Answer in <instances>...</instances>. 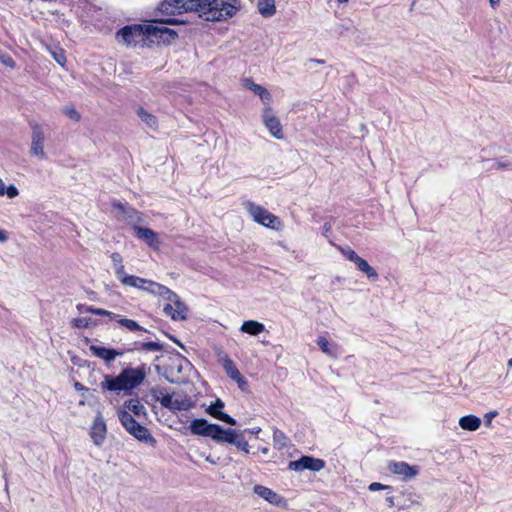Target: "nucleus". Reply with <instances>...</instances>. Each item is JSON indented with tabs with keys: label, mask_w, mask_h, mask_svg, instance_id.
<instances>
[{
	"label": "nucleus",
	"mask_w": 512,
	"mask_h": 512,
	"mask_svg": "<svg viewBox=\"0 0 512 512\" xmlns=\"http://www.w3.org/2000/svg\"><path fill=\"white\" fill-rule=\"evenodd\" d=\"M239 8L240 0H163L158 11L167 16L194 11L207 21H222L232 17Z\"/></svg>",
	"instance_id": "1"
},
{
	"label": "nucleus",
	"mask_w": 512,
	"mask_h": 512,
	"mask_svg": "<svg viewBox=\"0 0 512 512\" xmlns=\"http://www.w3.org/2000/svg\"><path fill=\"white\" fill-rule=\"evenodd\" d=\"M145 376L146 371L144 366L125 368L115 377L106 375L104 381L101 383V388L114 392L131 391L144 381Z\"/></svg>",
	"instance_id": "2"
},
{
	"label": "nucleus",
	"mask_w": 512,
	"mask_h": 512,
	"mask_svg": "<svg viewBox=\"0 0 512 512\" xmlns=\"http://www.w3.org/2000/svg\"><path fill=\"white\" fill-rule=\"evenodd\" d=\"M175 18L169 17L160 20L148 22V39L151 41L156 40L158 43L170 44L176 39V31L167 28L165 24H176Z\"/></svg>",
	"instance_id": "3"
},
{
	"label": "nucleus",
	"mask_w": 512,
	"mask_h": 512,
	"mask_svg": "<svg viewBox=\"0 0 512 512\" xmlns=\"http://www.w3.org/2000/svg\"><path fill=\"white\" fill-rule=\"evenodd\" d=\"M148 23L125 26L120 29L116 37L127 46H136L148 39Z\"/></svg>",
	"instance_id": "4"
},
{
	"label": "nucleus",
	"mask_w": 512,
	"mask_h": 512,
	"mask_svg": "<svg viewBox=\"0 0 512 512\" xmlns=\"http://www.w3.org/2000/svg\"><path fill=\"white\" fill-rule=\"evenodd\" d=\"M245 208L255 222L271 229H279L281 226L279 218L267 209L250 201L245 203Z\"/></svg>",
	"instance_id": "5"
},
{
	"label": "nucleus",
	"mask_w": 512,
	"mask_h": 512,
	"mask_svg": "<svg viewBox=\"0 0 512 512\" xmlns=\"http://www.w3.org/2000/svg\"><path fill=\"white\" fill-rule=\"evenodd\" d=\"M154 290L152 291V295L160 296L165 300L172 302L175 307V312L172 315L173 320H184L186 319V311L187 308L185 304L180 300L179 296L174 293L172 290L167 288L164 285H153Z\"/></svg>",
	"instance_id": "6"
},
{
	"label": "nucleus",
	"mask_w": 512,
	"mask_h": 512,
	"mask_svg": "<svg viewBox=\"0 0 512 512\" xmlns=\"http://www.w3.org/2000/svg\"><path fill=\"white\" fill-rule=\"evenodd\" d=\"M107 435V424L100 411H97L89 429V436L93 444L102 447Z\"/></svg>",
	"instance_id": "7"
},
{
	"label": "nucleus",
	"mask_w": 512,
	"mask_h": 512,
	"mask_svg": "<svg viewBox=\"0 0 512 512\" xmlns=\"http://www.w3.org/2000/svg\"><path fill=\"white\" fill-rule=\"evenodd\" d=\"M262 120L270 134L276 139H283L284 133L280 120L273 114L270 103L265 105L262 113Z\"/></svg>",
	"instance_id": "8"
},
{
	"label": "nucleus",
	"mask_w": 512,
	"mask_h": 512,
	"mask_svg": "<svg viewBox=\"0 0 512 512\" xmlns=\"http://www.w3.org/2000/svg\"><path fill=\"white\" fill-rule=\"evenodd\" d=\"M325 467V462L322 459L314 458L311 456H302L300 459L290 461L288 468L293 471H320Z\"/></svg>",
	"instance_id": "9"
},
{
	"label": "nucleus",
	"mask_w": 512,
	"mask_h": 512,
	"mask_svg": "<svg viewBox=\"0 0 512 512\" xmlns=\"http://www.w3.org/2000/svg\"><path fill=\"white\" fill-rule=\"evenodd\" d=\"M388 469L393 474L400 476L404 481L411 480L419 474L418 466L409 465L404 461H390L388 463Z\"/></svg>",
	"instance_id": "10"
},
{
	"label": "nucleus",
	"mask_w": 512,
	"mask_h": 512,
	"mask_svg": "<svg viewBox=\"0 0 512 512\" xmlns=\"http://www.w3.org/2000/svg\"><path fill=\"white\" fill-rule=\"evenodd\" d=\"M219 361L222 364L223 369L225 370L228 377L234 380L241 390H245L248 386V382L241 375L232 359L229 356L224 355L220 357Z\"/></svg>",
	"instance_id": "11"
},
{
	"label": "nucleus",
	"mask_w": 512,
	"mask_h": 512,
	"mask_svg": "<svg viewBox=\"0 0 512 512\" xmlns=\"http://www.w3.org/2000/svg\"><path fill=\"white\" fill-rule=\"evenodd\" d=\"M217 424L209 423L206 419H194L189 425V430L193 435L213 438Z\"/></svg>",
	"instance_id": "12"
},
{
	"label": "nucleus",
	"mask_w": 512,
	"mask_h": 512,
	"mask_svg": "<svg viewBox=\"0 0 512 512\" xmlns=\"http://www.w3.org/2000/svg\"><path fill=\"white\" fill-rule=\"evenodd\" d=\"M120 282L125 286L144 290V291L149 292L150 294H152V291L155 289L153 285H160L157 282L147 280V279H144V278H141L138 276H134V275H128V274H126L120 280Z\"/></svg>",
	"instance_id": "13"
},
{
	"label": "nucleus",
	"mask_w": 512,
	"mask_h": 512,
	"mask_svg": "<svg viewBox=\"0 0 512 512\" xmlns=\"http://www.w3.org/2000/svg\"><path fill=\"white\" fill-rule=\"evenodd\" d=\"M44 132L39 125H34L32 128V142H31V153L40 157L41 159L46 158L44 152Z\"/></svg>",
	"instance_id": "14"
},
{
	"label": "nucleus",
	"mask_w": 512,
	"mask_h": 512,
	"mask_svg": "<svg viewBox=\"0 0 512 512\" xmlns=\"http://www.w3.org/2000/svg\"><path fill=\"white\" fill-rule=\"evenodd\" d=\"M224 408V402L221 400V399H217L214 403H212L207 409H206V412L220 420V421H223L229 425H236L237 422L236 420L231 417L230 415L222 412V409Z\"/></svg>",
	"instance_id": "15"
},
{
	"label": "nucleus",
	"mask_w": 512,
	"mask_h": 512,
	"mask_svg": "<svg viewBox=\"0 0 512 512\" xmlns=\"http://www.w3.org/2000/svg\"><path fill=\"white\" fill-rule=\"evenodd\" d=\"M134 230L136 232V236L143 240L149 247L154 250L159 248V238L156 232L150 228H144L138 225H135Z\"/></svg>",
	"instance_id": "16"
},
{
	"label": "nucleus",
	"mask_w": 512,
	"mask_h": 512,
	"mask_svg": "<svg viewBox=\"0 0 512 512\" xmlns=\"http://www.w3.org/2000/svg\"><path fill=\"white\" fill-rule=\"evenodd\" d=\"M89 349L94 356L103 359L106 362H112L116 359V357L123 355V352L121 351L94 344L90 345Z\"/></svg>",
	"instance_id": "17"
},
{
	"label": "nucleus",
	"mask_w": 512,
	"mask_h": 512,
	"mask_svg": "<svg viewBox=\"0 0 512 512\" xmlns=\"http://www.w3.org/2000/svg\"><path fill=\"white\" fill-rule=\"evenodd\" d=\"M240 432L241 430L236 429H223L220 425L217 424V429L214 432L212 439L218 443L233 444Z\"/></svg>",
	"instance_id": "18"
},
{
	"label": "nucleus",
	"mask_w": 512,
	"mask_h": 512,
	"mask_svg": "<svg viewBox=\"0 0 512 512\" xmlns=\"http://www.w3.org/2000/svg\"><path fill=\"white\" fill-rule=\"evenodd\" d=\"M253 491L259 497L268 501L270 504L280 505L283 502V498L268 487L255 485L253 487Z\"/></svg>",
	"instance_id": "19"
},
{
	"label": "nucleus",
	"mask_w": 512,
	"mask_h": 512,
	"mask_svg": "<svg viewBox=\"0 0 512 512\" xmlns=\"http://www.w3.org/2000/svg\"><path fill=\"white\" fill-rule=\"evenodd\" d=\"M114 207L124 215L127 223L133 225V228L143 221L142 214L132 207H126L121 203L114 204Z\"/></svg>",
	"instance_id": "20"
},
{
	"label": "nucleus",
	"mask_w": 512,
	"mask_h": 512,
	"mask_svg": "<svg viewBox=\"0 0 512 512\" xmlns=\"http://www.w3.org/2000/svg\"><path fill=\"white\" fill-rule=\"evenodd\" d=\"M244 86L259 95L264 105H268L270 103L272 96L270 92L261 85L254 83V81L249 78H246L244 80Z\"/></svg>",
	"instance_id": "21"
},
{
	"label": "nucleus",
	"mask_w": 512,
	"mask_h": 512,
	"mask_svg": "<svg viewBox=\"0 0 512 512\" xmlns=\"http://www.w3.org/2000/svg\"><path fill=\"white\" fill-rule=\"evenodd\" d=\"M126 412L133 414L135 417L141 419L146 418L147 410L145 406L138 399H130L124 402Z\"/></svg>",
	"instance_id": "22"
},
{
	"label": "nucleus",
	"mask_w": 512,
	"mask_h": 512,
	"mask_svg": "<svg viewBox=\"0 0 512 512\" xmlns=\"http://www.w3.org/2000/svg\"><path fill=\"white\" fill-rule=\"evenodd\" d=\"M133 437H135L137 440L154 445L156 443L155 438L152 436L150 431L140 423L136 425V427L130 431L129 433Z\"/></svg>",
	"instance_id": "23"
},
{
	"label": "nucleus",
	"mask_w": 512,
	"mask_h": 512,
	"mask_svg": "<svg viewBox=\"0 0 512 512\" xmlns=\"http://www.w3.org/2000/svg\"><path fill=\"white\" fill-rule=\"evenodd\" d=\"M481 425V419L475 415H466L459 419V426L463 430L476 431Z\"/></svg>",
	"instance_id": "24"
},
{
	"label": "nucleus",
	"mask_w": 512,
	"mask_h": 512,
	"mask_svg": "<svg viewBox=\"0 0 512 512\" xmlns=\"http://www.w3.org/2000/svg\"><path fill=\"white\" fill-rule=\"evenodd\" d=\"M265 330L264 324L255 321V320H248L244 321L243 324L240 327V331L243 333H247L253 336H256L260 333H262Z\"/></svg>",
	"instance_id": "25"
},
{
	"label": "nucleus",
	"mask_w": 512,
	"mask_h": 512,
	"mask_svg": "<svg viewBox=\"0 0 512 512\" xmlns=\"http://www.w3.org/2000/svg\"><path fill=\"white\" fill-rule=\"evenodd\" d=\"M258 10L263 17H272L276 13L275 0H258Z\"/></svg>",
	"instance_id": "26"
},
{
	"label": "nucleus",
	"mask_w": 512,
	"mask_h": 512,
	"mask_svg": "<svg viewBox=\"0 0 512 512\" xmlns=\"http://www.w3.org/2000/svg\"><path fill=\"white\" fill-rule=\"evenodd\" d=\"M119 421L122 424V426L125 428V430L130 433L131 430H133L136 425L139 423L135 420L132 414L129 412H126L124 410L119 411L118 413Z\"/></svg>",
	"instance_id": "27"
},
{
	"label": "nucleus",
	"mask_w": 512,
	"mask_h": 512,
	"mask_svg": "<svg viewBox=\"0 0 512 512\" xmlns=\"http://www.w3.org/2000/svg\"><path fill=\"white\" fill-rule=\"evenodd\" d=\"M354 264L361 272L365 273L369 279L376 280L378 278L377 271L371 267L365 259L359 257Z\"/></svg>",
	"instance_id": "28"
},
{
	"label": "nucleus",
	"mask_w": 512,
	"mask_h": 512,
	"mask_svg": "<svg viewBox=\"0 0 512 512\" xmlns=\"http://www.w3.org/2000/svg\"><path fill=\"white\" fill-rule=\"evenodd\" d=\"M317 345L321 349L323 353L328 356L336 357L337 356V345L330 343L325 337L320 336L317 338Z\"/></svg>",
	"instance_id": "29"
},
{
	"label": "nucleus",
	"mask_w": 512,
	"mask_h": 512,
	"mask_svg": "<svg viewBox=\"0 0 512 512\" xmlns=\"http://www.w3.org/2000/svg\"><path fill=\"white\" fill-rule=\"evenodd\" d=\"M111 261L113 263L115 275L120 281L126 275L123 258L119 253L114 252L111 254Z\"/></svg>",
	"instance_id": "30"
},
{
	"label": "nucleus",
	"mask_w": 512,
	"mask_h": 512,
	"mask_svg": "<svg viewBox=\"0 0 512 512\" xmlns=\"http://www.w3.org/2000/svg\"><path fill=\"white\" fill-rule=\"evenodd\" d=\"M137 115L139 118L146 123V125L150 128H156L157 120L156 117L150 113H148L145 109L139 108L137 110Z\"/></svg>",
	"instance_id": "31"
},
{
	"label": "nucleus",
	"mask_w": 512,
	"mask_h": 512,
	"mask_svg": "<svg viewBox=\"0 0 512 512\" xmlns=\"http://www.w3.org/2000/svg\"><path fill=\"white\" fill-rule=\"evenodd\" d=\"M137 349L148 352H160L163 350V345L158 342H142L139 343Z\"/></svg>",
	"instance_id": "32"
},
{
	"label": "nucleus",
	"mask_w": 512,
	"mask_h": 512,
	"mask_svg": "<svg viewBox=\"0 0 512 512\" xmlns=\"http://www.w3.org/2000/svg\"><path fill=\"white\" fill-rule=\"evenodd\" d=\"M190 407L189 401L186 399L172 398L170 410L181 411Z\"/></svg>",
	"instance_id": "33"
},
{
	"label": "nucleus",
	"mask_w": 512,
	"mask_h": 512,
	"mask_svg": "<svg viewBox=\"0 0 512 512\" xmlns=\"http://www.w3.org/2000/svg\"><path fill=\"white\" fill-rule=\"evenodd\" d=\"M120 325L126 327L130 331L142 330V327L132 319L119 318L116 319Z\"/></svg>",
	"instance_id": "34"
},
{
	"label": "nucleus",
	"mask_w": 512,
	"mask_h": 512,
	"mask_svg": "<svg viewBox=\"0 0 512 512\" xmlns=\"http://www.w3.org/2000/svg\"><path fill=\"white\" fill-rule=\"evenodd\" d=\"M232 445H235L238 449L245 452L246 454L249 453V449H248L249 445L243 435V431H241L239 433V435L237 436V438L235 439V441L233 442Z\"/></svg>",
	"instance_id": "35"
},
{
	"label": "nucleus",
	"mask_w": 512,
	"mask_h": 512,
	"mask_svg": "<svg viewBox=\"0 0 512 512\" xmlns=\"http://www.w3.org/2000/svg\"><path fill=\"white\" fill-rule=\"evenodd\" d=\"M339 250L340 252L342 253V255L348 259L349 261L351 262H355L360 256H358V254L352 250L350 247H339Z\"/></svg>",
	"instance_id": "36"
},
{
	"label": "nucleus",
	"mask_w": 512,
	"mask_h": 512,
	"mask_svg": "<svg viewBox=\"0 0 512 512\" xmlns=\"http://www.w3.org/2000/svg\"><path fill=\"white\" fill-rule=\"evenodd\" d=\"M63 113L70 119L78 122L81 119L79 112L73 106H66L63 108Z\"/></svg>",
	"instance_id": "37"
},
{
	"label": "nucleus",
	"mask_w": 512,
	"mask_h": 512,
	"mask_svg": "<svg viewBox=\"0 0 512 512\" xmlns=\"http://www.w3.org/2000/svg\"><path fill=\"white\" fill-rule=\"evenodd\" d=\"M151 396L153 397V399L155 401H160L163 397H165V395H168L169 393L166 391V389L164 388H161V387H155V388H152L151 391Z\"/></svg>",
	"instance_id": "38"
},
{
	"label": "nucleus",
	"mask_w": 512,
	"mask_h": 512,
	"mask_svg": "<svg viewBox=\"0 0 512 512\" xmlns=\"http://www.w3.org/2000/svg\"><path fill=\"white\" fill-rule=\"evenodd\" d=\"M94 314L95 315H99V316H109L110 318L112 319H118L119 315L113 313V312H110L108 310H105V309H101V308H97L95 311H94Z\"/></svg>",
	"instance_id": "39"
},
{
	"label": "nucleus",
	"mask_w": 512,
	"mask_h": 512,
	"mask_svg": "<svg viewBox=\"0 0 512 512\" xmlns=\"http://www.w3.org/2000/svg\"><path fill=\"white\" fill-rule=\"evenodd\" d=\"M89 325V319L87 318H77L73 320V326L77 328H86Z\"/></svg>",
	"instance_id": "40"
},
{
	"label": "nucleus",
	"mask_w": 512,
	"mask_h": 512,
	"mask_svg": "<svg viewBox=\"0 0 512 512\" xmlns=\"http://www.w3.org/2000/svg\"><path fill=\"white\" fill-rule=\"evenodd\" d=\"M368 489L370 491H379V490H383V489L391 490V487L387 486V485H383V484L378 483V482H373V483H371L369 485Z\"/></svg>",
	"instance_id": "41"
},
{
	"label": "nucleus",
	"mask_w": 512,
	"mask_h": 512,
	"mask_svg": "<svg viewBox=\"0 0 512 512\" xmlns=\"http://www.w3.org/2000/svg\"><path fill=\"white\" fill-rule=\"evenodd\" d=\"M18 194H19V191H18L17 187L14 185H10L9 187H7V189L5 191V195H7L8 198H10V199L15 198L16 196H18Z\"/></svg>",
	"instance_id": "42"
},
{
	"label": "nucleus",
	"mask_w": 512,
	"mask_h": 512,
	"mask_svg": "<svg viewBox=\"0 0 512 512\" xmlns=\"http://www.w3.org/2000/svg\"><path fill=\"white\" fill-rule=\"evenodd\" d=\"M172 398L173 396L171 394H168L165 395V397H163L159 402L163 407L170 409Z\"/></svg>",
	"instance_id": "43"
},
{
	"label": "nucleus",
	"mask_w": 512,
	"mask_h": 512,
	"mask_svg": "<svg viewBox=\"0 0 512 512\" xmlns=\"http://www.w3.org/2000/svg\"><path fill=\"white\" fill-rule=\"evenodd\" d=\"M510 166V163L509 162H506V161H502V160H497L493 163V165L491 166V168H495V169H504V168H508Z\"/></svg>",
	"instance_id": "44"
},
{
	"label": "nucleus",
	"mask_w": 512,
	"mask_h": 512,
	"mask_svg": "<svg viewBox=\"0 0 512 512\" xmlns=\"http://www.w3.org/2000/svg\"><path fill=\"white\" fill-rule=\"evenodd\" d=\"M1 61L3 64H5L6 66H9L11 68H13L15 66L14 60L8 55L2 56Z\"/></svg>",
	"instance_id": "45"
},
{
	"label": "nucleus",
	"mask_w": 512,
	"mask_h": 512,
	"mask_svg": "<svg viewBox=\"0 0 512 512\" xmlns=\"http://www.w3.org/2000/svg\"><path fill=\"white\" fill-rule=\"evenodd\" d=\"M53 57H54V59H55V60H56L60 65H63V64H64V62H65V60H66V59H65V56H64V54H63V52H62V51H60V52H58V53H57V52H54V53H53Z\"/></svg>",
	"instance_id": "46"
},
{
	"label": "nucleus",
	"mask_w": 512,
	"mask_h": 512,
	"mask_svg": "<svg viewBox=\"0 0 512 512\" xmlns=\"http://www.w3.org/2000/svg\"><path fill=\"white\" fill-rule=\"evenodd\" d=\"M163 311L164 313L167 315V316H170L172 318V315L173 313H176L175 312V309H174V306L172 304H166L163 308Z\"/></svg>",
	"instance_id": "47"
},
{
	"label": "nucleus",
	"mask_w": 512,
	"mask_h": 512,
	"mask_svg": "<svg viewBox=\"0 0 512 512\" xmlns=\"http://www.w3.org/2000/svg\"><path fill=\"white\" fill-rule=\"evenodd\" d=\"M497 414H498V413H497V411H491V412H489V413L485 414L486 422L489 424V423H490V421H491L494 417H496V416H497Z\"/></svg>",
	"instance_id": "48"
},
{
	"label": "nucleus",
	"mask_w": 512,
	"mask_h": 512,
	"mask_svg": "<svg viewBox=\"0 0 512 512\" xmlns=\"http://www.w3.org/2000/svg\"><path fill=\"white\" fill-rule=\"evenodd\" d=\"M261 429L259 427H256V428H252V429H246L243 431L246 432V433H249L251 435H258L260 433Z\"/></svg>",
	"instance_id": "49"
},
{
	"label": "nucleus",
	"mask_w": 512,
	"mask_h": 512,
	"mask_svg": "<svg viewBox=\"0 0 512 512\" xmlns=\"http://www.w3.org/2000/svg\"><path fill=\"white\" fill-rule=\"evenodd\" d=\"M8 239V234L5 230L3 229H0V242L3 243V242H6Z\"/></svg>",
	"instance_id": "50"
},
{
	"label": "nucleus",
	"mask_w": 512,
	"mask_h": 512,
	"mask_svg": "<svg viewBox=\"0 0 512 512\" xmlns=\"http://www.w3.org/2000/svg\"><path fill=\"white\" fill-rule=\"evenodd\" d=\"M273 437H274L275 441L286 438L285 435L282 432H280V431H275Z\"/></svg>",
	"instance_id": "51"
},
{
	"label": "nucleus",
	"mask_w": 512,
	"mask_h": 512,
	"mask_svg": "<svg viewBox=\"0 0 512 512\" xmlns=\"http://www.w3.org/2000/svg\"><path fill=\"white\" fill-rule=\"evenodd\" d=\"M6 187H5V184L3 182L2 179H0V196H4L5 195V191H6Z\"/></svg>",
	"instance_id": "52"
},
{
	"label": "nucleus",
	"mask_w": 512,
	"mask_h": 512,
	"mask_svg": "<svg viewBox=\"0 0 512 512\" xmlns=\"http://www.w3.org/2000/svg\"><path fill=\"white\" fill-rule=\"evenodd\" d=\"M386 503L389 507H393L395 505L394 503V497L393 496H387L386 497Z\"/></svg>",
	"instance_id": "53"
},
{
	"label": "nucleus",
	"mask_w": 512,
	"mask_h": 512,
	"mask_svg": "<svg viewBox=\"0 0 512 512\" xmlns=\"http://www.w3.org/2000/svg\"><path fill=\"white\" fill-rule=\"evenodd\" d=\"M74 387H75V389H76L77 391H84V390H87V388H86V387H84V386H83L81 383H79V382H76V383L74 384Z\"/></svg>",
	"instance_id": "54"
},
{
	"label": "nucleus",
	"mask_w": 512,
	"mask_h": 512,
	"mask_svg": "<svg viewBox=\"0 0 512 512\" xmlns=\"http://www.w3.org/2000/svg\"><path fill=\"white\" fill-rule=\"evenodd\" d=\"M489 2H490V5H491L493 8H495V7H497V6L499 5L500 0H489Z\"/></svg>",
	"instance_id": "55"
},
{
	"label": "nucleus",
	"mask_w": 512,
	"mask_h": 512,
	"mask_svg": "<svg viewBox=\"0 0 512 512\" xmlns=\"http://www.w3.org/2000/svg\"><path fill=\"white\" fill-rule=\"evenodd\" d=\"M96 309H97V308H94V307H92V306H89V307H87V308H86V312L91 313V314H94V311H95Z\"/></svg>",
	"instance_id": "56"
},
{
	"label": "nucleus",
	"mask_w": 512,
	"mask_h": 512,
	"mask_svg": "<svg viewBox=\"0 0 512 512\" xmlns=\"http://www.w3.org/2000/svg\"><path fill=\"white\" fill-rule=\"evenodd\" d=\"M259 450L263 453V454H268L269 452V449L267 447H261L259 448Z\"/></svg>",
	"instance_id": "57"
},
{
	"label": "nucleus",
	"mask_w": 512,
	"mask_h": 512,
	"mask_svg": "<svg viewBox=\"0 0 512 512\" xmlns=\"http://www.w3.org/2000/svg\"><path fill=\"white\" fill-rule=\"evenodd\" d=\"M310 62H315L317 64H323L324 63V60H320V59H311Z\"/></svg>",
	"instance_id": "58"
},
{
	"label": "nucleus",
	"mask_w": 512,
	"mask_h": 512,
	"mask_svg": "<svg viewBox=\"0 0 512 512\" xmlns=\"http://www.w3.org/2000/svg\"><path fill=\"white\" fill-rule=\"evenodd\" d=\"M508 366L512 368V358L508 361Z\"/></svg>",
	"instance_id": "59"
},
{
	"label": "nucleus",
	"mask_w": 512,
	"mask_h": 512,
	"mask_svg": "<svg viewBox=\"0 0 512 512\" xmlns=\"http://www.w3.org/2000/svg\"><path fill=\"white\" fill-rule=\"evenodd\" d=\"M338 1L341 2V3L348 2V0H338Z\"/></svg>",
	"instance_id": "60"
}]
</instances>
